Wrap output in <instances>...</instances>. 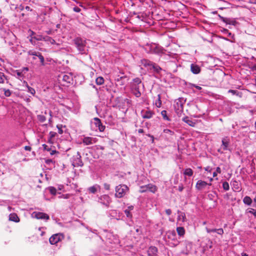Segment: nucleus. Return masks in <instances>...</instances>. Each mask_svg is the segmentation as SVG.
<instances>
[{"label":"nucleus","mask_w":256,"mask_h":256,"mask_svg":"<svg viewBox=\"0 0 256 256\" xmlns=\"http://www.w3.org/2000/svg\"><path fill=\"white\" fill-rule=\"evenodd\" d=\"M144 50L148 53L161 54L164 52V49L160 46L156 44H147Z\"/></svg>","instance_id":"obj_1"},{"label":"nucleus","mask_w":256,"mask_h":256,"mask_svg":"<svg viewBox=\"0 0 256 256\" xmlns=\"http://www.w3.org/2000/svg\"><path fill=\"white\" fill-rule=\"evenodd\" d=\"M74 43L81 54H86L88 50L86 46V40L80 38H76L74 40Z\"/></svg>","instance_id":"obj_2"},{"label":"nucleus","mask_w":256,"mask_h":256,"mask_svg":"<svg viewBox=\"0 0 256 256\" xmlns=\"http://www.w3.org/2000/svg\"><path fill=\"white\" fill-rule=\"evenodd\" d=\"M186 102V100L183 98H180L176 100L174 104V108L176 112L178 115H181L184 110V104Z\"/></svg>","instance_id":"obj_3"},{"label":"nucleus","mask_w":256,"mask_h":256,"mask_svg":"<svg viewBox=\"0 0 256 256\" xmlns=\"http://www.w3.org/2000/svg\"><path fill=\"white\" fill-rule=\"evenodd\" d=\"M128 188L125 184H120L116 187L115 196L118 198L123 197L128 191Z\"/></svg>","instance_id":"obj_4"},{"label":"nucleus","mask_w":256,"mask_h":256,"mask_svg":"<svg viewBox=\"0 0 256 256\" xmlns=\"http://www.w3.org/2000/svg\"><path fill=\"white\" fill-rule=\"evenodd\" d=\"M222 145L218 150V152L221 154L224 153V151L229 150L230 140L228 137H225L222 139Z\"/></svg>","instance_id":"obj_5"},{"label":"nucleus","mask_w":256,"mask_h":256,"mask_svg":"<svg viewBox=\"0 0 256 256\" xmlns=\"http://www.w3.org/2000/svg\"><path fill=\"white\" fill-rule=\"evenodd\" d=\"M92 126H94L96 129V130H98L100 132H104L105 129V126H104L100 118H93L92 121Z\"/></svg>","instance_id":"obj_6"},{"label":"nucleus","mask_w":256,"mask_h":256,"mask_svg":"<svg viewBox=\"0 0 256 256\" xmlns=\"http://www.w3.org/2000/svg\"><path fill=\"white\" fill-rule=\"evenodd\" d=\"M63 238V236L61 234H54L50 236L49 241L50 244H55Z\"/></svg>","instance_id":"obj_7"},{"label":"nucleus","mask_w":256,"mask_h":256,"mask_svg":"<svg viewBox=\"0 0 256 256\" xmlns=\"http://www.w3.org/2000/svg\"><path fill=\"white\" fill-rule=\"evenodd\" d=\"M140 192H144L146 191H150L153 193H154L156 190V186L152 184H148L144 186H142L140 188Z\"/></svg>","instance_id":"obj_8"},{"label":"nucleus","mask_w":256,"mask_h":256,"mask_svg":"<svg viewBox=\"0 0 256 256\" xmlns=\"http://www.w3.org/2000/svg\"><path fill=\"white\" fill-rule=\"evenodd\" d=\"M211 184H212L210 183L208 184L202 180H198L196 184V188L198 190H202L208 186H210Z\"/></svg>","instance_id":"obj_9"},{"label":"nucleus","mask_w":256,"mask_h":256,"mask_svg":"<svg viewBox=\"0 0 256 256\" xmlns=\"http://www.w3.org/2000/svg\"><path fill=\"white\" fill-rule=\"evenodd\" d=\"M74 160L73 162V165L74 166H83L81 156L79 152H77L76 154L74 156Z\"/></svg>","instance_id":"obj_10"},{"label":"nucleus","mask_w":256,"mask_h":256,"mask_svg":"<svg viewBox=\"0 0 256 256\" xmlns=\"http://www.w3.org/2000/svg\"><path fill=\"white\" fill-rule=\"evenodd\" d=\"M100 201L102 204L105 205L106 206H108L109 204L111 202V200L108 195L104 194L100 197Z\"/></svg>","instance_id":"obj_11"},{"label":"nucleus","mask_w":256,"mask_h":256,"mask_svg":"<svg viewBox=\"0 0 256 256\" xmlns=\"http://www.w3.org/2000/svg\"><path fill=\"white\" fill-rule=\"evenodd\" d=\"M32 216L37 219H45L48 220L50 218L49 216L47 214L41 212H34Z\"/></svg>","instance_id":"obj_12"},{"label":"nucleus","mask_w":256,"mask_h":256,"mask_svg":"<svg viewBox=\"0 0 256 256\" xmlns=\"http://www.w3.org/2000/svg\"><path fill=\"white\" fill-rule=\"evenodd\" d=\"M82 142L85 145L92 144L96 142V138L86 136L84 138Z\"/></svg>","instance_id":"obj_13"},{"label":"nucleus","mask_w":256,"mask_h":256,"mask_svg":"<svg viewBox=\"0 0 256 256\" xmlns=\"http://www.w3.org/2000/svg\"><path fill=\"white\" fill-rule=\"evenodd\" d=\"M140 86H136L134 85H131V90L132 94L137 98H139L141 96V92L140 91Z\"/></svg>","instance_id":"obj_14"},{"label":"nucleus","mask_w":256,"mask_h":256,"mask_svg":"<svg viewBox=\"0 0 256 256\" xmlns=\"http://www.w3.org/2000/svg\"><path fill=\"white\" fill-rule=\"evenodd\" d=\"M154 114L153 112L148 110H144L141 112L142 116L144 118H150Z\"/></svg>","instance_id":"obj_15"},{"label":"nucleus","mask_w":256,"mask_h":256,"mask_svg":"<svg viewBox=\"0 0 256 256\" xmlns=\"http://www.w3.org/2000/svg\"><path fill=\"white\" fill-rule=\"evenodd\" d=\"M158 248L154 246H150L148 250V254L149 256H156Z\"/></svg>","instance_id":"obj_16"},{"label":"nucleus","mask_w":256,"mask_h":256,"mask_svg":"<svg viewBox=\"0 0 256 256\" xmlns=\"http://www.w3.org/2000/svg\"><path fill=\"white\" fill-rule=\"evenodd\" d=\"M190 70L194 74H198L200 72V68L195 64L190 65Z\"/></svg>","instance_id":"obj_17"},{"label":"nucleus","mask_w":256,"mask_h":256,"mask_svg":"<svg viewBox=\"0 0 256 256\" xmlns=\"http://www.w3.org/2000/svg\"><path fill=\"white\" fill-rule=\"evenodd\" d=\"M206 229L208 233L216 232L218 234L220 235H222L224 234V230L222 228H210L206 227Z\"/></svg>","instance_id":"obj_18"},{"label":"nucleus","mask_w":256,"mask_h":256,"mask_svg":"<svg viewBox=\"0 0 256 256\" xmlns=\"http://www.w3.org/2000/svg\"><path fill=\"white\" fill-rule=\"evenodd\" d=\"M9 220L16 222H18L20 221V218L16 214L12 213L10 214Z\"/></svg>","instance_id":"obj_19"},{"label":"nucleus","mask_w":256,"mask_h":256,"mask_svg":"<svg viewBox=\"0 0 256 256\" xmlns=\"http://www.w3.org/2000/svg\"><path fill=\"white\" fill-rule=\"evenodd\" d=\"M182 120L186 123L189 126L194 127L196 125V122L191 120H190L188 116H185L182 118Z\"/></svg>","instance_id":"obj_20"},{"label":"nucleus","mask_w":256,"mask_h":256,"mask_svg":"<svg viewBox=\"0 0 256 256\" xmlns=\"http://www.w3.org/2000/svg\"><path fill=\"white\" fill-rule=\"evenodd\" d=\"M131 85H134L136 86H142L144 87V85L142 84L140 79L138 78H134L132 80V82L130 84V86Z\"/></svg>","instance_id":"obj_21"},{"label":"nucleus","mask_w":256,"mask_h":256,"mask_svg":"<svg viewBox=\"0 0 256 256\" xmlns=\"http://www.w3.org/2000/svg\"><path fill=\"white\" fill-rule=\"evenodd\" d=\"M178 220L180 222H184L186 220L185 214L180 211H178Z\"/></svg>","instance_id":"obj_22"},{"label":"nucleus","mask_w":256,"mask_h":256,"mask_svg":"<svg viewBox=\"0 0 256 256\" xmlns=\"http://www.w3.org/2000/svg\"><path fill=\"white\" fill-rule=\"evenodd\" d=\"M62 77L63 81L66 82L68 83H70L71 81L72 80V76L70 75L64 74H62Z\"/></svg>","instance_id":"obj_23"},{"label":"nucleus","mask_w":256,"mask_h":256,"mask_svg":"<svg viewBox=\"0 0 256 256\" xmlns=\"http://www.w3.org/2000/svg\"><path fill=\"white\" fill-rule=\"evenodd\" d=\"M176 231L180 236H184L185 234V230L183 227L179 226L176 228Z\"/></svg>","instance_id":"obj_24"},{"label":"nucleus","mask_w":256,"mask_h":256,"mask_svg":"<svg viewBox=\"0 0 256 256\" xmlns=\"http://www.w3.org/2000/svg\"><path fill=\"white\" fill-rule=\"evenodd\" d=\"M142 64H143L144 66H152V65L153 64V62L148 60H146V59H144V60H142Z\"/></svg>","instance_id":"obj_25"},{"label":"nucleus","mask_w":256,"mask_h":256,"mask_svg":"<svg viewBox=\"0 0 256 256\" xmlns=\"http://www.w3.org/2000/svg\"><path fill=\"white\" fill-rule=\"evenodd\" d=\"M0 90L2 92H4V94L5 96H6V97L10 96L12 94L11 91L8 89L2 88L0 89Z\"/></svg>","instance_id":"obj_26"},{"label":"nucleus","mask_w":256,"mask_h":256,"mask_svg":"<svg viewBox=\"0 0 256 256\" xmlns=\"http://www.w3.org/2000/svg\"><path fill=\"white\" fill-rule=\"evenodd\" d=\"M243 202L244 204L250 206L252 202V200L250 197L246 196L244 198Z\"/></svg>","instance_id":"obj_27"},{"label":"nucleus","mask_w":256,"mask_h":256,"mask_svg":"<svg viewBox=\"0 0 256 256\" xmlns=\"http://www.w3.org/2000/svg\"><path fill=\"white\" fill-rule=\"evenodd\" d=\"M184 174L186 176H190L193 174V171L191 168H188L184 170Z\"/></svg>","instance_id":"obj_28"},{"label":"nucleus","mask_w":256,"mask_h":256,"mask_svg":"<svg viewBox=\"0 0 256 256\" xmlns=\"http://www.w3.org/2000/svg\"><path fill=\"white\" fill-rule=\"evenodd\" d=\"M161 114L164 120L168 121H170V119L167 116V112L166 110H162L161 112Z\"/></svg>","instance_id":"obj_29"},{"label":"nucleus","mask_w":256,"mask_h":256,"mask_svg":"<svg viewBox=\"0 0 256 256\" xmlns=\"http://www.w3.org/2000/svg\"><path fill=\"white\" fill-rule=\"evenodd\" d=\"M98 186L97 185L94 186H92L88 188V190L90 192H91L92 194H95L97 191V189H98Z\"/></svg>","instance_id":"obj_30"},{"label":"nucleus","mask_w":256,"mask_h":256,"mask_svg":"<svg viewBox=\"0 0 256 256\" xmlns=\"http://www.w3.org/2000/svg\"><path fill=\"white\" fill-rule=\"evenodd\" d=\"M96 84L98 85H101L104 83V79L102 76H99L96 80Z\"/></svg>","instance_id":"obj_31"},{"label":"nucleus","mask_w":256,"mask_h":256,"mask_svg":"<svg viewBox=\"0 0 256 256\" xmlns=\"http://www.w3.org/2000/svg\"><path fill=\"white\" fill-rule=\"evenodd\" d=\"M152 68L154 69V70L158 73L160 72V71L162 70V68H160V66H158V65L155 64L154 63H153V64L152 65Z\"/></svg>","instance_id":"obj_32"},{"label":"nucleus","mask_w":256,"mask_h":256,"mask_svg":"<svg viewBox=\"0 0 256 256\" xmlns=\"http://www.w3.org/2000/svg\"><path fill=\"white\" fill-rule=\"evenodd\" d=\"M34 39L36 40H44L45 39V36H43L42 35L40 34H36V36H33Z\"/></svg>","instance_id":"obj_33"},{"label":"nucleus","mask_w":256,"mask_h":256,"mask_svg":"<svg viewBox=\"0 0 256 256\" xmlns=\"http://www.w3.org/2000/svg\"><path fill=\"white\" fill-rule=\"evenodd\" d=\"M6 79V78L4 74L0 72V84H4V80Z\"/></svg>","instance_id":"obj_34"},{"label":"nucleus","mask_w":256,"mask_h":256,"mask_svg":"<svg viewBox=\"0 0 256 256\" xmlns=\"http://www.w3.org/2000/svg\"><path fill=\"white\" fill-rule=\"evenodd\" d=\"M15 73L16 74V77L19 79H20V78L24 77L22 72L20 71V70H16Z\"/></svg>","instance_id":"obj_35"},{"label":"nucleus","mask_w":256,"mask_h":256,"mask_svg":"<svg viewBox=\"0 0 256 256\" xmlns=\"http://www.w3.org/2000/svg\"><path fill=\"white\" fill-rule=\"evenodd\" d=\"M247 213H250L251 214H252L256 218V210L252 208H248L246 210Z\"/></svg>","instance_id":"obj_36"},{"label":"nucleus","mask_w":256,"mask_h":256,"mask_svg":"<svg viewBox=\"0 0 256 256\" xmlns=\"http://www.w3.org/2000/svg\"><path fill=\"white\" fill-rule=\"evenodd\" d=\"M44 41L48 42L52 44H54L56 42L55 40L54 39L48 36H45Z\"/></svg>","instance_id":"obj_37"},{"label":"nucleus","mask_w":256,"mask_h":256,"mask_svg":"<svg viewBox=\"0 0 256 256\" xmlns=\"http://www.w3.org/2000/svg\"><path fill=\"white\" fill-rule=\"evenodd\" d=\"M48 190H50V194L52 195H56V188L52 186H50L48 188Z\"/></svg>","instance_id":"obj_38"},{"label":"nucleus","mask_w":256,"mask_h":256,"mask_svg":"<svg viewBox=\"0 0 256 256\" xmlns=\"http://www.w3.org/2000/svg\"><path fill=\"white\" fill-rule=\"evenodd\" d=\"M156 105L158 108H160L162 105V101L160 100V94L158 95V100L156 102Z\"/></svg>","instance_id":"obj_39"},{"label":"nucleus","mask_w":256,"mask_h":256,"mask_svg":"<svg viewBox=\"0 0 256 256\" xmlns=\"http://www.w3.org/2000/svg\"><path fill=\"white\" fill-rule=\"evenodd\" d=\"M57 135V134L56 132H50L49 134V136H50V139H49V141H51Z\"/></svg>","instance_id":"obj_40"},{"label":"nucleus","mask_w":256,"mask_h":256,"mask_svg":"<svg viewBox=\"0 0 256 256\" xmlns=\"http://www.w3.org/2000/svg\"><path fill=\"white\" fill-rule=\"evenodd\" d=\"M222 188L225 190H228L230 188L228 183L226 182H223Z\"/></svg>","instance_id":"obj_41"},{"label":"nucleus","mask_w":256,"mask_h":256,"mask_svg":"<svg viewBox=\"0 0 256 256\" xmlns=\"http://www.w3.org/2000/svg\"><path fill=\"white\" fill-rule=\"evenodd\" d=\"M38 57L39 58V59L40 60V62L42 64V65L44 66V56L40 53V54H38Z\"/></svg>","instance_id":"obj_42"},{"label":"nucleus","mask_w":256,"mask_h":256,"mask_svg":"<svg viewBox=\"0 0 256 256\" xmlns=\"http://www.w3.org/2000/svg\"><path fill=\"white\" fill-rule=\"evenodd\" d=\"M38 120L42 122H44L46 120V117L43 115H38Z\"/></svg>","instance_id":"obj_43"},{"label":"nucleus","mask_w":256,"mask_h":256,"mask_svg":"<svg viewBox=\"0 0 256 256\" xmlns=\"http://www.w3.org/2000/svg\"><path fill=\"white\" fill-rule=\"evenodd\" d=\"M56 128L58 129V132L60 134H62L63 133V130H62V124H58L56 126Z\"/></svg>","instance_id":"obj_44"},{"label":"nucleus","mask_w":256,"mask_h":256,"mask_svg":"<svg viewBox=\"0 0 256 256\" xmlns=\"http://www.w3.org/2000/svg\"><path fill=\"white\" fill-rule=\"evenodd\" d=\"M164 132L169 134L170 135H173L174 134V132L169 129H164Z\"/></svg>","instance_id":"obj_45"},{"label":"nucleus","mask_w":256,"mask_h":256,"mask_svg":"<svg viewBox=\"0 0 256 256\" xmlns=\"http://www.w3.org/2000/svg\"><path fill=\"white\" fill-rule=\"evenodd\" d=\"M28 92H30V94H34L36 92H35V90L34 88H31L29 86H28Z\"/></svg>","instance_id":"obj_46"},{"label":"nucleus","mask_w":256,"mask_h":256,"mask_svg":"<svg viewBox=\"0 0 256 256\" xmlns=\"http://www.w3.org/2000/svg\"><path fill=\"white\" fill-rule=\"evenodd\" d=\"M232 186L234 188H235L236 190H238V187H236L238 186V182L236 180H233L232 182Z\"/></svg>","instance_id":"obj_47"},{"label":"nucleus","mask_w":256,"mask_h":256,"mask_svg":"<svg viewBox=\"0 0 256 256\" xmlns=\"http://www.w3.org/2000/svg\"><path fill=\"white\" fill-rule=\"evenodd\" d=\"M124 214H126V216L128 218L132 217V214L130 212V210H124Z\"/></svg>","instance_id":"obj_48"},{"label":"nucleus","mask_w":256,"mask_h":256,"mask_svg":"<svg viewBox=\"0 0 256 256\" xmlns=\"http://www.w3.org/2000/svg\"><path fill=\"white\" fill-rule=\"evenodd\" d=\"M228 92L229 93H232V94H236L238 95V92L236 90H230L228 91Z\"/></svg>","instance_id":"obj_49"},{"label":"nucleus","mask_w":256,"mask_h":256,"mask_svg":"<svg viewBox=\"0 0 256 256\" xmlns=\"http://www.w3.org/2000/svg\"><path fill=\"white\" fill-rule=\"evenodd\" d=\"M40 54L39 52H32L30 51L28 52V54L32 55V56H38V54Z\"/></svg>","instance_id":"obj_50"},{"label":"nucleus","mask_w":256,"mask_h":256,"mask_svg":"<svg viewBox=\"0 0 256 256\" xmlns=\"http://www.w3.org/2000/svg\"><path fill=\"white\" fill-rule=\"evenodd\" d=\"M104 189H106V190H109L110 189V184H109L107 183H104Z\"/></svg>","instance_id":"obj_51"},{"label":"nucleus","mask_w":256,"mask_h":256,"mask_svg":"<svg viewBox=\"0 0 256 256\" xmlns=\"http://www.w3.org/2000/svg\"><path fill=\"white\" fill-rule=\"evenodd\" d=\"M73 10L75 12H80V9L77 6L74 7Z\"/></svg>","instance_id":"obj_52"},{"label":"nucleus","mask_w":256,"mask_h":256,"mask_svg":"<svg viewBox=\"0 0 256 256\" xmlns=\"http://www.w3.org/2000/svg\"><path fill=\"white\" fill-rule=\"evenodd\" d=\"M29 32H30V36L31 38L36 35V33L34 32L31 30H29Z\"/></svg>","instance_id":"obj_53"},{"label":"nucleus","mask_w":256,"mask_h":256,"mask_svg":"<svg viewBox=\"0 0 256 256\" xmlns=\"http://www.w3.org/2000/svg\"><path fill=\"white\" fill-rule=\"evenodd\" d=\"M52 162H53V161L51 159H48V160H46V163L47 164H50L51 163H52Z\"/></svg>","instance_id":"obj_54"},{"label":"nucleus","mask_w":256,"mask_h":256,"mask_svg":"<svg viewBox=\"0 0 256 256\" xmlns=\"http://www.w3.org/2000/svg\"><path fill=\"white\" fill-rule=\"evenodd\" d=\"M166 213L168 215L170 216L172 214V210L170 209H167L166 210Z\"/></svg>","instance_id":"obj_55"},{"label":"nucleus","mask_w":256,"mask_h":256,"mask_svg":"<svg viewBox=\"0 0 256 256\" xmlns=\"http://www.w3.org/2000/svg\"><path fill=\"white\" fill-rule=\"evenodd\" d=\"M178 190L180 192H182V190H184V186H183L182 184H180L178 186Z\"/></svg>","instance_id":"obj_56"},{"label":"nucleus","mask_w":256,"mask_h":256,"mask_svg":"<svg viewBox=\"0 0 256 256\" xmlns=\"http://www.w3.org/2000/svg\"><path fill=\"white\" fill-rule=\"evenodd\" d=\"M24 150H28V151H30L32 149L31 147L30 146H25L24 148Z\"/></svg>","instance_id":"obj_57"},{"label":"nucleus","mask_w":256,"mask_h":256,"mask_svg":"<svg viewBox=\"0 0 256 256\" xmlns=\"http://www.w3.org/2000/svg\"><path fill=\"white\" fill-rule=\"evenodd\" d=\"M204 170L206 171H208V172H211L212 168H210V166H207V167L204 168Z\"/></svg>","instance_id":"obj_58"},{"label":"nucleus","mask_w":256,"mask_h":256,"mask_svg":"<svg viewBox=\"0 0 256 256\" xmlns=\"http://www.w3.org/2000/svg\"><path fill=\"white\" fill-rule=\"evenodd\" d=\"M217 173L220 174L221 173V169L220 167H217L216 168V171Z\"/></svg>","instance_id":"obj_59"},{"label":"nucleus","mask_w":256,"mask_h":256,"mask_svg":"<svg viewBox=\"0 0 256 256\" xmlns=\"http://www.w3.org/2000/svg\"><path fill=\"white\" fill-rule=\"evenodd\" d=\"M192 86L194 87H195L196 89L198 90H200L202 89V88L200 86H196V84H192Z\"/></svg>","instance_id":"obj_60"},{"label":"nucleus","mask_w":256,"mask_h":256,"mask_svg":"<svg viewBox=\"0 0 256 256\" xmlns=\"http://www.w3.org/2000/svg\"><path fill=\"white\" fill-rule=\"evenodd\" d=\"M148 136L151 138V140L152 141V142H154V136H152V135H150V134Z\"/></svg>","instance_id":"obj_61"},{"label":"nucleus","mask_w":256,"mask_h":256,"mask_svg":"<svg viewBox=\"0 0 256 256\" xmlns=\"http://www.w3.org/2000/svg\"><path fill=\"white\" fill-rule=\"evenodd\" d=\"M26 10L28 11H29V10H30V7L28 6H26V8H25Z\"/></svg>","instance_id":"obj_62"},{"label":"nucleus","mask_w":256,"mask_h":256,"mask_svg":"<svg viewBox=\"0 0 256 256\" xmlns=\"http://www.w3.org/2000/svg\"><path fill=\"white\" fill-rule=\"evenodd\" d=\"M28 68L26 67V68H22V72H23V71H26V72H27V71H28Z\"/></svg>","instance_id":"obj_63"},{"label":"nucleus","mask_w":256,"mask_h":256,"mask_svg":"<svg viewBox=\"0 0 256 256\" xmlns=\"http://www.w3.org/2000/svg\"><path fill=\"white\" fill-rule=\"evenodd\" d=\"M250 2L252 4H256V0H250Z\"/></svg>","instance_id":"obj_64"}]
</instances>
